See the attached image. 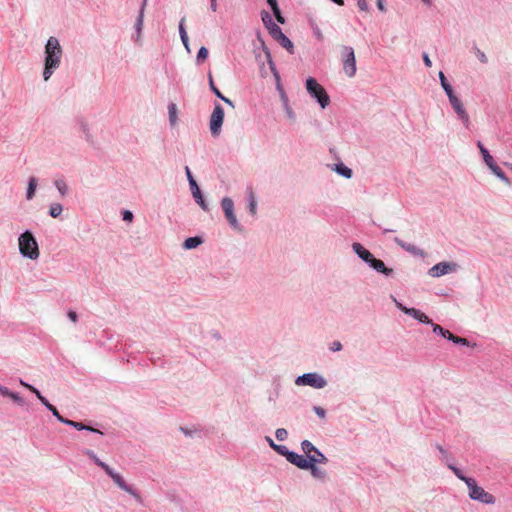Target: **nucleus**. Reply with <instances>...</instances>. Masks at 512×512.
Masks as SVG:
<instances>
[{
	"label": "nucleus",
	"instance_id": "f257e3e1",
	"mask_svg": "<svg viewBox=\"0 0 512 512\" xmlns=\"http://www.w3.org/2000/svg\"><path fill=\"white\" fill-rule=\"evenodd\" d=\"M45 67L43 71V78L48 81L54 71L60 66L62 57V47L55 37H50L45 46Z\"/></svg>",
	"mask_w": 512,
	"mask_h": 512
},
{
	"label": "nucleus",
	"instance_id": "f03ea898",
	"mask_svg": "<svg viewBox=\"0 0 512 512\" xmlns=\"http://www.w3.org/2000/svg\"><path fill=\"white\" fill-rule=\"evenodd\" d=\"M19 250L20 253L32 260L39 257L38 244L31 232L26 231L19 237Z\"/></svg>",
	"mask_w": 512,
	"mask_h": 512
},
{
	"label": "nucleus",
	"instance_id": "7ed1b4c3",
	"mask_svg": "<svg viewBox=\"0 0 512 512\" xmlns=\"http://www.w3.org/2000/svg\"><path fill=\"white\" fill-rule=\"evenodd\" d=\"M465 483L469 488V496L471 499L486 504H493L495 502V497L492 494L486 492L482 487L478 486L473 478L465 479Z\"/></svg>",
	"mask_w": 512,
	"mask_h": 512
},
{
	"label": "nucleus",
	"instance_id": "20e7f679",
	"mask_svg": "<svg viewBox=\"0 0 512 512\" xmlns=\"http://www.w3.org/2000/svg\"><path fill=\"white\" fill-rule=\"evenodd\" d=\"M306 89L309 94L317 99L322 108H325L329 104L330 98L328 94L326 93L325 89L316 81V79L312 77L308 78L306 80Z\"/></svg>",
	"mask_w": 512,
	"mask_h": 512
},
{
	"label": "nucleus",
	"instance_id": "39448f33",
	"mask_svg": "<svg viewBox=\"0 0 512 512\" xmlns=\"http://www.w3.org/2000/svg\"><path fill=\"white\" fill-rule=\"evenodd\" d=\"M343 71L348 77L356 74V58L352 47L344 46L342 48Z\"/></svg>",
	"mask_w": 512,
	"mask_h": 512
},
{
	"label": "nucleus",
	"instance_id": "423d86ee",
	"mask_svg": "<svg viewBox=\"0 0 512 512\" xmlns=\"http://www.w3.org/2000/svg\"><path fill=\"white\" fill-rule=\"evenodd\" d=\"M224 121V109L220 104H217L212 111L209 121L211 134L216 137L221 133V127Z\"/></svg>",
	"mask_w": 512,
	"mask_h": 512
},
{
	"label": "nucleus",
	"instance_id": "0eeeda50",
	"mask_svg": "<svg viewBox=\"0 0 512 512\" xmlns=\"http://www.w3.org/2000/svg\"><path fill=\"white\" fill-rule=\"evenodd\" d=\"M295 383L297 385L311 386L313 388L321 389L327 385V381L317 373H307L299 376Z\"/></svg>",
	"mask_w": 512,
	"mask_h": 512
},
{
	"label": "nucleus",
	"instance_id": "6e6552de",
	"mask_svg": "<svg viewBox=\"0 0 512 512\" xmlns=\"http://www.w3.org/2000/svg\"><path fill=\"white\" fill-rule=\"evenodd\" d=\"M269 34L290 54L294 53V45L292 41L282 32L278 25H273L272 29L269 30Z\"/></svg>",
	"mask_w": 512,
	"mask_h": 512
},
{
	"label": "nucleus",
	"instance_id": "1a4fd4ad",
	"mask_svg": "<svg viewBox=\"0 0 512 512\" xmlns=\"http://www.w3.org/2000/svg\"><path fill=\"white\" fill-rule=\"evenodd\" d=\"M483 159L487 166L492 170V172L499 177L500 179L506 180L505 174L502 169L495 163L493 157L489 154L488 150L483 146V144L479 141L477 144Z\"/></svg>",
	"mask_w": 512,
	"mask_h": 512
},
{
	"label": "nucleus",
	"instance_id": "9d476101",
	"mask_svg": "<svg viewBox=\"0 0 512 512\" xmlns=\"http://www.w3.org/2000/svg\"><path fill=\"white\" fill-rule=\"evenodd\" d=\"M225 217L233 228H238V221L234 214V203L231 198L225 197L221 201Z\"/></svg>",
	"mask_w": 512,
	"mask_h": 512
},
{
	"label": "nucleus",
	"instance_id": "9b49d317",
	"mask_svg": "<svg viewBox=\"0 0 512 512\" xmlns=\"http://www.w3.org/2000/svg\"><path fill=\"white\" fill-rule=\"evenodd\" d=\"M457 269V264L452 262H440L436 265H434L430 271L429 274L432 277H440L442 275L448 274L450 272H453Z\"/></svg>",
	"mask_w": 512,
	"mask_h": 512
},
{
	"label": "nucleus",
	"instance_id": "f8f14e48",
	"mask_svg": "<svg viewBox=\"0 0 512 512\" xmlns=\"http://www.w3.org/2000/svg\"><path fill=\"white\" fill-rule=\"evenodd\" d=\"M448 98H449L451 106L453 107V109L455 110L457 115L463 121L465 126H468L469 125V116H468L466 110L464 109L463 104L460 101V99L455 94L450 95Z\"/></svg>",
	"mask_w": 512,
	"mask_h": 512
},
{
	"label": "nucleus",
	"instance_id": "ddd939ff",
	"mask_svg": "<svg viewBox=\"0 0 512 512\" xmlns=\"http://www.w3.org/2000/svg\"><path fill=\"white\" fill-rule=\"evenodd\" d=\"M287 461L303 470L308 469L311 464V461H308V459L305 456L299 455L294 452H291V454H288Z\"/></svg>",
	"mask_w": 512,
	"mask_h": 512
},
{
	"label": "nucleus",
	"instance_id": "4468645a",
	"mask_svg": "<svg viewBox=\"0 0 512 512\" xmlns=\"http://www.w3.org/2000/svg\"><path fill=\"white\" fill-rule=\"evenodd\" d=\"M373 269H375L377 272L383 273L385 275L392 274L393 270L391 268H387L384 264V262L380 259H376L374 257L371 258L370 262L368 263Z\"/></svg>",
	"mask_w": 512,
	"mask_h": 512
},
{
	"label": "nucleus",
	"instance_id": "2eb2a0df",
	"mask_svg": "<svg viewBox=\"0 0 512 512\" xmlns=\"http://www.w3.org/2000/svg\"><path fill=\"white\" fill-rule=\"evenodd\" d=\"M403 312L405 314H408V315L412 316L413 318L419 320L422 323H427V324L431 323V320L428 318V316L418 309L403 308Z\"/></svg>",
	"mask_w": 512,
	"mask_h": 512
},
{
	"label": "nucleus",
	"instance_id": "dca6fc26",
	"mask_svg": "<svg viewBox=\"0 0 512 512\" xmlns=\"http://www.w3.org/2000/svg\"><path fill=\"white\" fill-rule=\"evenodd\" d=\"M353 251L366 263H369L373 255L366 250L360 243H353Z\"/></svg>",
	"mask_w": 512,
	"mask_h": 512
},
{
	"label": "nucleus",
	"instance_id": "f3484780",
	"mask_svg": "<svg viewBox=\"0 0 512 512\" xmlns=\"http://www.w3.org/2000/svg\"><path fill=\"white\" fill-rule=\"evenodd\" d=\"M111 478L113 479L115 484L118 485L119 488H121L122 490H124L125 492H127L131 495H134V496L136 495L135 492L133 491V489L126 484V482L124 481L123 477L120 474L115 472L111 476Z\"/></svg>",
	"mask_w": 512,
	"mask_h": 512
},
{
	"label": "nucleus",
	"instance_id": "a211bd4d",
	"mask_svg": "<svg viewBox=\"0 0 512 512\" xmlns=\"http://www.w3.org/2000/svg\"><path fill=\"white\" fill-rule=\"evenodd\" d=\"M64 424L70 425V426H72V427H74V428H76L78 430H89V431H92V432H96V433L102 434V432L99 431L98 429H95L93 427L84 425L81 422H76V421H72V420L66 419L64 421Z\"/></svg>",
	"mask_w": 512,
	"mask_h": 512
},
{
	"label": "nucleus",
	"instance_id": "6ab92c4d",
	"mask_svg": "<svg viewBox=\"0 0 512 512\" xmlns=\"http://www.w3.org/2000/svg\"><path fill=\"white\" fill-rule=\"evenodd\" d=\"M307 470H310L312 476L317 479L324 480L327 476V472L324 469L318 468L312 462L310 464V467Z\"/></svg>",
	"mask_w": 512,
	"mask_h": 512
},
{
	"label": "nucleus",
	"instance_id": "aec40b11",
	"mask_svg": "<svg viewBox=\"0 0 512 512\" xmlns=\"http://www.w3.org/2000/svg\"><path fill=\"white\" fill-rule=\"evenodd\" d=\"M395 243H397L399 246H401L404 250L412 253V254H419V250L412 244L405 243L402 239L396 237L394 239Z\"/></svg>",
	"mask_w": 512,
	"mask_h": 512
},
{
	"label": "nucleus",
	"instance_id": "412c9836",
	"mask_svg": "<svg viewBox=\"0 0 512 512\" xmlns=\"http://www.w3.org/2000/svg\"><path fill=\"white\" fill-rule=\"evenodd\" d=\"M301 448L303 452L306 454L307 459L317 450V448L308 440L302 441Z\"/></svg>",
	"mask_w": 512,
	"mask_h": 512
},
{
	"label": "nucleus",
	"instance_id": "4be33fe9",
	"mask_svg": "<svg viewBox=\"0 0 512 512\" xmlns=\"http://www.w3.org/2000/svg\"><path fill=\"white\" fill-rule=\"evenodd\" d=\"M308 461H311L313 464L316 465V463H327L328 462V459L326 458V456L321 453L318 449L316 450V452L314 454H312L309 458H308Z\"/></svg>",
	"mask_w": 512,
	"mask_h": 512
},
{
	"label": "nucleus",
	"instance_id": "5701e85b",
	"mask_svg": "<svg viewBox=\"0 0 512 512\" xmlns=\"http://www.w3.org/2000/svg\"><path fill=\"white\" fill-rule=\"evenodd\" d=\"M201 243H202V239L200 237H190L184 241L183 246L185 249H193V248H196Z\"/></svg>",
	"mask_w": 512,
	"mask_h": 512
},
{
	"label": "nucleus",
	"instance_id": "b1692460",
	"mask_svg": "<svg viewBox=\"0 0 512 512\" xmlns=\"http://www.w3.org/2000/svg\"><path fill=\"white\" fill-rule=\"evenodd\" d=\"M37 187V179L35 177H30L27 189V199L31 200L35 195V190Z\"/></svg>",
	"mask_w": 512,
	"mask_h": 512
},
{
	"label": "nucleus",
	"instance_id": "393cba45",
	"mask_svg": "<svg viewBox=\"0 0 512 512\" xmlns=\"http://www.w3.org/2000/svg\"><path fill=\"white\" fill-rule=\"evenodd\" d=\"M439 78L441 81V86L445 90L447 96L449 97L450 95L454 94V91H453L451 85L447 82V79L443 72H439Z\"/></svg>",
	"mask_w": 512,
	"mask_h": 512
},
{
	"label": "nucleus",
	"instance_id": "a878e982",
	"mask_svg": "<svg viewBox=\"0 0 512 512\" xmlns=\"http://www.w3.org/2000/svg\"><path fill=\"white\" fill-rule=\"evenodd\" d=\"M54 185L61 194V196H65L68 193V185L64 181V179H56L54 181Z\"/></svg>",
	"mask_w": 512,
	"mask_h": 512
},
{
	"label": "nucleus",
	"instance_id": "bb28decb",
	"mask_svg": "<svg viewBox=\"0 0 512 512\" xmlns=\"http://www.w3.org/2000/svg\"><path fill=\"white\" fill-rule=\"evenodd\" d=\"M261 18L268 31L272 29L273 25H276L267 11H262Z\"/></svg>",
	"mask_w": 512,
	"mask_h": 512
},
{
	"label": "nucleus",
	"instance_id": "cd10ccee",
	"mask_svg": "<svg viewBox=\"0 0 512 512\" xmlns=\"http://www.w3.org/2000/svg\"><path fill=\"white\" fill-rule=\"evenodd\" d=\"M63 211V207L61 204L59 203H53L51 206H50V209H49V214L51 217L53 218H57L58 216L61 215Z\"/></svg>",
	"mask_w": 512,
	"mask_h": 512
},
{
	"label": "nucleus",
	"instance_id": "c85d7f7f",
	"mask_svg": "<svg viewBox=\"0 0 512 512\" xmlns=\"http://www.w3.org/2000/svg\"><path fill=\"white\" fill-rule=\"evenodd\" d=\"M336 171H337V173H339L340 175H342L346 178H351V176H352V170L350 168H348L347 166H345L344 164L336 165Z\"/></svg>",
	"mask_w": 512,
	"mask_h": 512
},
{
	"label": "nucleus",
	"instance_id": "c756f323",
	"mask_svg": "<svg viewBox=\"0 0 512 512\" xmlns=\"http://www.w3.org/2000/svg\"><path fill=\"white\" fill-rule=\"evenodd\" d=\"M169 110V120L172 125H174L177 121V107L174 103L170 104L168 107Z\"/></svg>",
	"mask_w": 512,
	"mask_h": 512
},
{
	"label": "nucleus",
	"instance_id": "7c9ffc66",
	"mask_svg": "<svg viewBox=\"0 0 512 512\" xmlns=\"http://www.w3.org/2000/svg\"><path fill=\"white\" fill-rule=\"evenodd\" d=\"M145 5H146V0H144V2L142 4V7L140 9V13H139V16H138V19H137V23H136V28H137L139 33H140V31L142 29V25H143V17H144Z\"/></svg>",
	"mask_w": 512,
	"mask_h": 512
},
{
	"label": "nucleus",
	"instance_id": "2f4dec72",
	"mask_svg": "<svg viewBox=\"0 0 512 512\" xmlns=\"http://www.w3.org/2000/svg\"><path fill=\"white\" fill-rule=\"evenodd\" d=\"M273 450L278 454L285 456L286 459H288V454H291V451H289L288 448L284 445L273 446Z\"/></svg>",
	"mask_w": 512,
	"mask_h": 512
},
{
	"label": "nucleus",
	"instance_id": "473e14b6",
	"mask_svg": "<svg viewBox=\"0 0 512 512\" xmlns=\"http://www.w3.org/2000/svg\"><path fill=\"white\" fill-rule=\"evenodd\" d=\"M208 77H209V86L211 88V90L214 92V94L217 96V97H222V93L221 91L217 88V86L215 85L214 83V80H213V77H212V74L209 73L208 74Z\"/></svg>",
	"mask_w": 512,
	"mask_h": 512
},
{
	"label": "nucleus",
	"instance_id": "72a5a7b5",
	"mask_svg": "<svg viewBox=\"0 0 512 512\" xmlns=\"http://www.w3.org/2000/svg\"><path fill=\"white\" fill-rule=\"evenodd\" d=\"M275 436L276 438L279 440V441H284L286 440L287 436H288V433L286 431V429L284 428H278L275 432Z\"/></svg>",
	"mask_w": 512,
	"mask_h": 512
},
{
	"label": "nucleus",
	"instance_id": "f704fd0d",
	"mask_svg": "<svg viewBox=\"0 0 512 512\" xmlns=\"http://www.w3.org/2000/svg\"><path fill=\"white\" fill-rule=\"evenodd\" d=\"M272 11H273V14H274V16H275L276 20H277L279 23L284 24V23H285V19H284V17L282 16V14H281V12H280L279 7L277 6V7L272 8Z\"/></svg>",
	"mask_w": 512,
	"mask_h": 512
},
{
	"label": "nucleus",
	"instance_id": "c9c22d12",
	"mask_svg": "<svg viewBox=\"0 0 512 512\" xmlns=\"http://www.w3.org/2000/svg\"><path fill=\"white\" fill-rule=\"evenodd\" d=\"M249 210L253 215L256 213V200L253 192H250Z\"/></svg>",
	"mask_w": 512,
	"mask_h": 512
},
{
	"label": "nucleus",
	"instance_id": "e433bc0d",
	"mask_svg": "<svg viewBox=\"0 0 512 512\" xmlns=\"http://www.w3.org/2000/svg\"><path fill=\"white\" fill-rule=\"evenodd\" d=\"M48 409L52 412V414L62 423H64V421L66 420V418H63L59 411L57 410V408L53 405H49L48 406Z\"/></svg>",
	"mask_w": 512,
	"mask_h": 512
},
{
	"label": "nucleus",
	"instance_id": "4c0bfd02",
	"mask_svg": "<svg viewBox=\"0 0 512 512\" xmlns=\"http://www.w3.org/2000/svg\"><path fill=\"white\" fill-rule=\"evenodd\" d=\"M448 467L454 472V474L462 481L465 482V479H471L470 477H465L462 475L461 471L455 466L448 464Z\"/></svg>",
	"mask_w": 512,
	"mask_h": 512
},
{
	"label": "nucleus",
	"instance_id": "58836bf2",
	"mask_svg": "<svg viewBox=\"0 0 512 512\" xmlns=\"http://www.w3.org/2000/svg\"><path fill=\"white\" fill-rule=\"evenodd\" d=\"M208 57V50L205 47H201L197 54V60L203 61Z\"/></svg>",
	"mask_w": 512,
	"mask_h": 512
},
{
	"label": "nucleus",
	"instance_id": "ea45409f",
	"mask_svg": "<svg viewBox=\"0 0 512 512\" xmlns=\"http://www.w3.org/2000/svg\"><path fill=\"white\" fill-rule=\"evenodd\" d=\"M437 449L440 451L441 455H442V461H445V462H448V458H449V455H448V452L441 446V445H436Z\"/></svg>",
	"mask_w": 512,
	"mask_h": 512
},
{
	"label": "nucleus",
	"instance_id": "a19ab883",
	"mask_svg": "<svg viewBox=\"0 0 512 512\" xmlns=\"http://www.w3.org/2000/svg\"><path fill=\"white\" fill-rule=\"evenodd\" d=\"M99 467H101L110 477L115 473L106 463L99 462Z\"/></svg>",
	"mask_w": 512,
	"mask_h": 512
},
{
	"label": "nucleus",
	"instance_id": "79ce46f5",
	"mask_svg": "<svg viewBox=\"0 0 512 512\" xmlns=\"http://www.w3.org/2000/svg\"><path fill=\"white\" fill-rule=\"evenodd\" d=\"M99 467H101L110 477L115 473L106 463L99 462Z\"/></svg>",
	"mask_w": 512,
	"mask_h": 512
},
{
	"label": "nucleus",
	"instance_id": "37998d69",
	"mask_svg": "<svg viewBox=\"0 0 512 512\" xmlns=\"http://www.w3.org/2000/svg\"><path fill=\"white\" fill-rule=\"evenodd\" d=\"M99 467H101L110 477L115 473L106 463L99 462Z\"/></svg>",
	"mask_w": 512,
	"mask_h": 512
},
{
	"label": "nucleus",
	"instance_id": "c03bdc74",
	"mask_svg": "<svg viewBox=\"0 0 512 512\" xmlns=\"http://www.w3.org/2000/svg\"><path fill=\"white\" fill-rule=\"evenodd\" d=\"M451 341H453L456 344H463V345L468 344V341L466 338H462V337L455 336V335H453V337L451 338Z\"/></svg>",
	"mask_w": 512,
	"mask_h": 512
},
{
	"label": "nucleus",
	"instance_id": "a18cd8bd",
	"mask_svg": "<svg viewBox=\"0 0 512 512\" xmlns=\"http://www.w3.org/2000/svg\"><path fill=\"white\" fill-rule=\"evenodd\" d=\"M190 187H191L193 197L194 198L200 197L201 191H200L197 183L195 182V185H190Z\"/></svg>",
	"mask_w": 512,
	"mask_h": 512
},
{
	"label": "nucleus",
	"instance_id": "49530a36",
	"mask_svg": "<svg viewBox=\"0 0 512 512\" xmlns=\"http://www.w3.org/2000/svg\"><path fill=\"white\" fill-rule=\"evenodd\" d=\"M357 6L361 11L368 10V2L367 0H357Z\"/></svg>",
	"mask_w": 512,
	"mask_h": 512
},
{
	"label": "nucleus",
	"instance_id": "de8ad7c7",
	"mask_svg": "<svg viewBox=\"0 0 512 512\" xmlns=\"http://www.w3.org/2000/svg\"><path fill=\"white\" fill-rule=\"evenodd\" d=\"M185 172H186L189 184L190 185H195V179H194V177H193V175L191 173V170L189 169L188 166L185 167Z\"/></svg>",
	"mask_w": 512,
	"mask_h": 512
},
{
	"label": "nucleus",
	"instance_id": "09e8293b",
	"mask_svg": "<svg viewBox=\"0 0 512 512\" xmlns=\"http://www.w3.org/2000/svg\"><path fill=\"white\" fill-rule=\"evenodd\" d=\"M9 397L16 403L22 405L23 404V400L22 398L17 394V393H14L11 391Z\"/></svg>",
	"mask_w": 512,
	"mask_h": 512
},
{
	"label": "nucleus",
	"instance_id": "8fccbe9b",
	"mask_svg": "<svg viewBox=\"0 0 512 512\" xmlns=\"http://www.w3.org/2000/svg\"><path fill=\"white\" fill-rule=\"evenodd\" d=\"M341 349H342V344L339 341H334L330 345V350L333 351V352L340 351Z\"/></svg>",
	"mask_w": 512,
	"mask_h": 512
},
{
	"label": "nucleus",
	"instance_id": "3c124183",
	"mask_svg": "<svg viewBox=\"0 0 512 512\" xmlns=\"http://www.w3.org/2000/svg\"><path fill=\"white\" fill-rule=\"evenodd\" d=\"M195 200L201 206V208L203 210H205V211L208 210V206L205 203V201L203 200L202 194L200 195V197L195 198Z\"/></svg>",
	"mask_w": 512,
	"mask_h": 512
},
{
	"label": "nucleus",
	"instance_id": "603ef678",
	"mask_svg": "<svg viewBox=\"0 0 512 512\" xmlns=\"http://www.w3.org/2000/svg\"><path fill=\"white\" fill-rule=\"evenodd\" d=\"M195 200L201 206V208L203 210H205V211L208 210V206L205 203V201L203 200L202 194L200 195V197L195 198Z\"/></svg>",
	"mask_w": 512,
	"mask_h": 512
},
{
	"label": "nucleus",
	"instance_id": "864d4df0",
	"mask_svg": "<svg viewBox=\"0 0 512 512\" xmlns=\"http://www.w3.org/2000/svg\"><path fill=\"white\" fill-rule=\"evenodd\" d=\"M314 411L320 418H325L326 413L322 407L315 406Z\"/></svg>",
	"mask_w": 512,
	"mask_h": 512
},
{
	"label": "nucleus",
	"instance_id": "5fc2aeb1",
	"mask_svg": "<svg viewBox=\"0 0 512 512\" xmlns=\"http://www.w3.org/2000/svg\"><path fill=\"white\" fill-rule=\"evenodd\" d=\"M123 220L124 221H128V222H131L133 220V214L131 211H124L123 213Z\"/></svg>",
	"mask_w": 512,
	"mask_h": 512
},
{
	"label": "nucleus",
	"instance_id": "6e6d98bb",
	"mask_svg": "<svg viewBox=\"0 0 512 512\" xmlns=\"http://www.w3.org/2000/svg\"><path fill=\"white\" fill-rule=\"evenodd\" d=\"M432 327H433V332L443 335L444 328H442L440 325L432 323Z\"/></svg>",
	"mask_w": 512,
	"mask_h": 512
},
{
	"label": "nucleus",
	"instance_id": "4d7b16f0",
	"mask_svg": "<svg viewBox=\"0 0 512 512\" xmlns=\"http://www.w3.org/2000/svg\"><path fill=\"white\" fill-rule=\"evenodd\" d=\"M184 20H185V19H184V18H182V19H181V21H180V24H179V33H180V36H181V35H187V32H186V30H185V28H184Z\"/></svg>",
	"mask_w": 512,
	"mask_h": 512
},
{
	"label": "nucleus",
	"instance_id": "13d9d810",
	"mask_svg": "<svg viewBox=\"0 0 512 512\" xmlns=\"http://www.w3.org/2000/svg\"><path fill=\"white\" fill-rule=\"evenodd\" d=\"M68 317L69 319L72 321V322H77V319H78V316H77V313L75 311H69L68 312Z\"/></svg>",
	"mask_w": 512,
	"mask_h": 512
},
{
	"label": "nucleus",
	"instance_id": "bf43d9fd",
	"mask_svg": "<svg viewBox=\"0 0 512 512\" xmlns=\"http://www.w3.org/2000/svg\"><path fill=\"white\" fill-rule=\"evenodd\" d=\"M423 61L427 67L430 68L432 66V62L426 53L423 55Z\"/></svg>",
	"mask_w": 512,
	"mask_h": 512
},
{
	"label": "nucleus",
	"instance_id": "052dcab7",
	"mask_svg": "<svg viewBox=\"0 0 512 512\" xmlns=\"http://www.w3.org/2000/svg\"><path fill=\"white\" fill-rule=\"evenodd\" d=\"M37 398H38V399L41 401V403H42L43 405H45L47 408H48V406H49V405H51V404L48 402V400H47L44 396H42V394H40Z\"/></svg>",
	"mask_w": 512,
	"mask_h": 512
},
{
	"label": "nucleus",
	"instance_id": "680f3d73",
	"mask_svg": "<svg viewBox=\"0 0 512 512\" xmlns=\"http://www.w3.org/2000/svg\"><path fill=\"white\" fill-rule=\"evenodd\" d=\"M37 398H38V399L41 401V403H42L43 405H45L47 408H48V406H49V405H51V404L48 402V400H47L44 396H42V394H40Z\"/></svg>",
	"mask_w": 512,
	"mask_h": 512
},
{
	"label": "nucleus",
	"instance_id": "e2e57ef3",
	"mask_svg": "<svg viewBox=\"0 0 512 512\" xmlns=\"http://www.w3.org/2000/svg\"><path fill=\"white\" fill-rule=\"evenodd\" d=\"M0 393L3 396H8L9 397L11 391H9L6 387L0 386Z\"/></svg>",
	"mask_w": 512,
	"mask_h": 512
},
{
	"label": "nucleus",
	"instance_id": "0e129e2a",
	"mask_svg": "<svg viewBox=\"0 0 512 512\" xmlns=\"http://www.w3.org/2000/svg\"><path fill=\"white\" fill-rule=\"evenodd\" d=\"M26 388L33 392L37 397L41 394L39 390L31 385H26Z\"/></svg>",
	"mask_w": 512,
	"mask_h": 512
},
{
	"label": "nucleus",
	"instance_id": "69168bd1",
	"mask_svg": "<svg viewBox=\"0 0 512 512\" xmlns=\"http://www.w3.org/2000/svg\"><path fill=\"white\" fill-rule=\"evenodd\" d=\"M219 98L221 100H223L226 104H228V105H230L231 107L234 108V104H233V102L229 98L225 97L223 94H222V97H219Z\"/></svg>",
	"mask_w": 512,
	"mask_h": 512
},
{
	"label": "nucleus",
	"instance_id": "338daca9",
	"mask_svg": "<svg viewBox=\"0 0 512 512\" xmlns=\"http://www.w3.org/2000/svg\"><path fill=\"white\" fill-rule=\"evenodd\" d=\"M181 40L184 44V46L186 47L187 50H189V47H188V35H181Z\"/></svg>",
	"mask_w": 512,
	"mask_h": 512
},
{
	"label": "nucleus",
	"instance_id": "774afa93",
	"mask_svg": "<svg viewBox=\"0 0 512 512\" xmlns=\"http://www.w3.org/2000/svg\"><path fill=\"white\" fill-rule=\"evenodd\" d=\"M377 7H378V9H379L380 11H382V12H385V11H386L385 6H384V3H383V1H382V0H377Z\"/></svg>",
	"mask_w": 512,
	"mask_h": 512
}]
</instances>
